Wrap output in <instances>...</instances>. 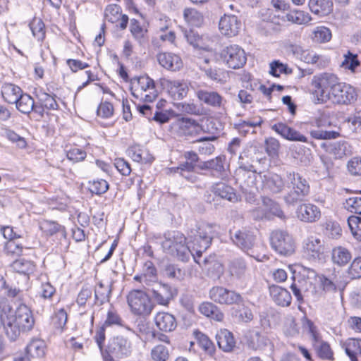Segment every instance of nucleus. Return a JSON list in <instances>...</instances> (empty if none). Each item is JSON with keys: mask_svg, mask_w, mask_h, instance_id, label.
Listing matches in <instances>:
<instances>
[{"mask_svg": "<svg viewBox=\"0 0 361 361\" xmlns=\"http://www.w3.org/2000/svg\"><path fill=\"white\" fill-rule=\"evenodd\" d=\"M216 339L219 347L225 352L231 351L235 345L233 334L227 329L220 330L216 336Z\"/></svg>", "mask_w": 361, "mask_h": 361, "instance_id": "obj_29", "label": "nucleus"}, {"mask_svg": "<svg viewBox=\"0 0 361 361\" xmlns=\"http://www.w3.org/2000/svg\"><path fill=\"white\" fill-rule=\"evenodd\" d=\"M144 281L147 285L157 281V269L150 261H147L144 265Z\"/></svg>", "mask_w": 361, "mask_h": 361, "instance_id": "obj_51", "label": "nucleus"}, {"mask_svg": "<svg viewBox=\"0 0 361 361\" xmlns=\"http://www.w3.org/2000/svg\"><path fill=\"white\" fill-rule=\"evenodd\" d=\"M30 27L32 35L38 40H42L44 37V25L39 19H35L30 23Z\"/></svg>", "mask_w": 361, "mask_h": 361, "instance_id": "obj_55", "label": "nucleus"}, {"mask_svg": "<svg viewBox=\"0 0 361 361\" xmlns=\"http://www.w3.org/2000/svg\"><path fill=\"white\" fill-rule=\"evenodd\" d=\"M286 180L289 191L284 195L283 200L287 204L295 205L302 202L310 192L308 181L298 173L288 172Z\"/></svg>", "mask_w": 361, "mask_h": 361, "instance_id": "obj_4", "label": "nucleus"}, {"mask_svg": "<svg viewBox=\"0 0 361 361\" xmlns=\"http://www.w3.org/2000/svg\"><path fill=\"white\" fill-rule=\"evenodd\" d=\"M322 147L336 159H342L348 152V144L345 140L324 142Z\"/></svg>", "mask_w": 361, "mask_h": 361, "instance_id": "obj_23", "label": "nucleus"}, {"mask_svg": "<svg viewBox=\"0 0 361 361\" xmlns=\"http://www.w3.org/2000/svg\"><path fill=\"white\" fill-rule=\"evenodd\" d=\"M209 298L214 302L226 305H244V299L238 292L222 286H214L209 292Z\"/></svg>", "mask_w": 361, "mask_h": 361, "instance_id": "obj_10", "label": "nucleus"}, {"mask_svg": "<svg viewBox=\"0 0 361 361\" xmlns=\"http://www.w3.org/2000/svg\"><path fill=\"white\" fill-rule=\"evenodd\" d=\"M131 92L134 97L152 102L157 97L153 80L147 75L134 78L131 80Z\"/></svg>", "mask_w": 361, "mask_h": 361, "instance_id": "obj_8", "label": "nucleus"}, {"mask_svg": "<svg viewBox=\"0 0 361 361\" xmlns=\"http://www.w3.org/2000/svg\"><path fill=\"white\" fill-rule=\"evenodd\" d=\"M86 155L85 151L78 147H73L66 152L67 158L73 162H79L84 160Z\"/></svg>", "mask_w": 361, "mask_h": 361, "instance_id": "obj_60", "label": "nucleus"}, {"mask_svg": "<svg viewBox=\"0 0 361 361\" xmlns=\"http://www.w3.org/2000/svg\"><path fill=\"white\" fill-rule=\"evenodd\" d=\"M269 290L271 298L276 304L282 307L290 305L292 298L286 289L276 285H271Z\"/></svg>", "mask_w": 361, "mask_h": 361, "instance_id": "obj_25", "label": "nucleus"}, {"mask_svg": "<svg viewBox=\"0 0 361 361\" xmlns=\"http://www.w3.org/2000/svg\"><path fill=\"white\" fill-rule=\"evenodd\" d=\"M11 267L15 271L27 275L32 273L35 269L33 262L23 258L14 261L11 264Z\"/></svg>", "mask_w": 361, "mask_h": 361, "instance_id": "obj_43", "label": "nucleus"}, {"mask_svg": "<svg viewBox=\"0 0 361 361\" xmlns=\"http://www.w3.org/2000/svg\"><path fill=\"white\" fill-rule=\"evenodd\" d=\"M316 350L320 358L330 361H333L334 360V352L327 342L324 341H317Z\"/></svg>", "mask_w": 361, "mask_h": 361, "instance_id": "obj_45", "label": "nucleus"}, {"mask_svg": "<svg viewBox=\"0 0 361 361\" xmlns=\"http://www.w3.org/2000/svg\"><path fill=\"white\" fill-rule=\"evenodd\" d=\"M228 272L231 276L238 279H245L247 273L246 262L240 258L231 260L228 264Z\"/></svg>", "mask_w": 361, "mask_h": 361, "instance_id": "obj_30", "label": "nucleus"}, {"mask_svg": "<svg viewBox=\"0 0 361 361\" xmlns=\"http://www.w3.org/2000/svg\"><path fill=\"white\" fill-rule=\"evenodd\" d=\"M23 94L21 89L13 84L6 83L1 87V94L4 100L9 104H14Z\"/></svg>", "mask_w": 361, "mask_h": 361, "instance_id": "obj_33", "label": "nucleus"}, {"mask_svg": "<svg viewBox=\"0 0 361 361\" xmlns=\"http://www.w3.org/2000/svg\"><path fill=\"white\" fill-rule=\"evenodd\" d=\"M302 277L294 280L290 289L297 300L302 303L305 300H316L321 297V290L317 286L316 272L311 269H305Z\"/></svg>", "mask_w": 361, "mask_h": 361, "instance_id": "obj_3", "label": "nucleus"}, {"mask_svg": "<svg viewBox=\"0 0 361 361\" xmlns=\"http://www.w3.org/2000/svg\"><path fill=\"white\" fill-rule=\"evenodd\" d=\"M221 58L229 68L233 69L241 68L247 61L245 51L236 44L225 47L221 52Z\"/></svg>", "mask_w": 361, "mask_h": 361, "instance_id": "obj_11", "label": "nucleus"}, {"mask_svg": "<svg viewBox=\"0 0 361 361\" xmlns=\"http://www.w3.org/2000/svg\"><path fill=\"white\" fill-rule=\"evenodd\" d=\"M210 60L205 58L199 62L200 69L204 72L206 76L215 82H221L224 79V73L218 68L209 66Z\"/></svg>", "mask_w": 361, "mask_h": 361, "instance_id": "obj_31", "label": "nucleus"}, {"mask_svg": "<svg viewBox=\"0 0 361 361\" xmlns=\"http://www.w3.org/2000/svg\"><path fill=\"white\" fill-rule=\"evenodd\" d=\"M39 228L46 235H56L61 240L66 243L65 228L58 223L49 220H43L39 223Z\"/></svg>", "mask_w": 361, "mask_h": 361, "instance_id": "obj_24", "label": "nucleus"}, {"mask_svg": "<svg viewBox=\"0 0 361 361\" xmlns=\"http://www.w3.org/2000/svg\"><path fill=\"white\" fill-rule=\"evenodd\" d=\"M323 233L329 238L338 239L342 235L340 224L332 220H328L322 224Z\"/></svg>", "mask_w": 361, "mask_h": 361, "instance_id": "obj_37", "label": "nucleus"}, {"mask_svg": "<svg viewBox=\"0 0 361 361\" xmlns=\"http://www.w3.org/2000/svg\"><path fill=\"white\" fill-rule=\"evenodd\" d=\"M345 351L351 361H357V355L361 356V339H350L345 343Z\"/></svg>", "mask_w": 361, "mask_h": 361, "instance_id": "obj_40", "label": "nucleus"}, {"mask_svg": "<svg viewBox=\"0 0 361 361\" xmlns=\"http://www.w3.org/2000/svg\"><path fill=\"white\" fill-rule=\"evenodd\" d=\"M176 325L173 315L166 312L159 313V331L171 332L176 329Z\"/></svg>", "mask_w": 361, "mask_h": 361, "instance_id": "obj_39", "label": "nucleus"}, {"mask_svg": "<svg viewBox=\"0 0 361 361\" xmlns=\"http://www.w3.org/2000/svg\"><path fill=\"white\" fill-rule=\"evenodd\" d=\"M37 98L40 104L47 109L55 110L58 109V104L55 98L44 92H40L37 94Z\"/></svg>", "mask_w": 361, "mask_h": 361, "instance_id": "obj_52", "label": "nucleus"}, {"mask_svg": "<svg viewBox=\"0 0 361 361\" xmlns=\"http://www.w3.org/2000/svg\"><path fill=\"white\" fill-rule=\"evenodd\" d=\"M348 274L352 279L361 277V257L355 258L348 269Z\"/></svg>", "mask_w": 361, "mask_h": 361, "instance_id": "obj_63", "label": "nucleus"}, {"mask_svg": "<svg viewBox=\"0 0 361 361\" xmlns=\"http://www.w3.org/2000/svg\"><path fill=\"white\" fill-rule=\"evenodd\" d=\"M121 16L120 8L117 5H109L105 10V18L111 23H115Z\"/></svg>", "mask_w": 361, "mask_h": 361, "instance_id": "obj_58", "label": "nucleus"}, {"mask_svg": "<svg viewBox=\"0 0 361 361\" xmlns=\"http://www.w3.org/2000/svg\"><path fill=\"white\" fill-rule=\"evenodd\" d=\"M347 169L350 175L361 176V157H355L350 159L348 161Z\"/></svg>", "mask_w": 361, "mask_h": 361, "instance_id": "obj_57", "label": "nucleus"}, {"mask_svg": "<svg viewBox=\"0 0 361 361\" xmlns=\"http://www.w3.org/2000/svg\"><path fill=\"white\" fill-rule=\"evenodd\" d=\"M219 27L221 34L227 37H233L238 35L241 27V22L235 15L225 14L221 18Z\"/></svg>", "mask_w": 361, "mask_h": 361, "instance_id": "obj_20", "label": "nucleus"}, {"mask_svg": "<svg viewBox=\"0 0 361 361\" xmlns=\"http://www.w3.org/2000/svg\"><path fill=\"white\" fill-rule=\"evenodd\" d=\"M271 129L288 140L307 142V139L305 135L285 123H275L271 126Z\"/></svg>", "mask_w": 361, "mask_h": 361, "instance_id": "obj_22", "label": "nucleus"}, {"mask_svg": "<svg viewBox=\"0 0 361 361\" xmlns=\"http://www.w3.org/2000/svg\"><path fill=\"white\" fill-rule=\"evenodd\" d=\"M346 205L352 212L361 215V197H352L346 200Z\"/></svg>", "mask_w": 361, "mask_h": 361, "instance_id": "obj_64", "label": "nucleus"}, {"mask_svg": "<svg viewBox=\"0 0 361 361\" xmlns=\"http://www.w3.org/2000/svg\"><path fill=\"white\" fill-rule=\"evenodd\" d=\"M193 257L195 262L200 265L202 271L207 273V275L211 278H219L224 272L222 264L216 259V255H209L205 257L202 262L200 260L201 256H197L196 253L190 254Z\"/></svg>", "mask_w": 361, "mask_h": 361, "instance_id": "obj_13", "label": "nucleus"}, {"mask_svg": "<svg viewBox=\"0 0 361 361\" xmlns=\"http://www.w3.org/2000/svg\"><path fill=\"white\" fill-rule=\"evenodd\" d=\"M245 338L247 347L254 350H263L271 344L269 338L257 328L249 329Z\"/></svg>", "mask_w": 361, "mask_h": 361, "instance_id": "obj_16", "label": "nucleus"}, {"mask_svg": "<svg viewBox=\"0 0 361 361\" xmlns=\"http://www.w3.org/2000/svg\"><path fill=\"white\" fill-rule=\"evenodd\" d=\"M198 310L201 314L215 321L221 322L224 319L223 312L212 302H203L200 305Z\"/></svg>", "mask_w": 361, "mask_h": 361, "instance_id": "obj_28", "label": "nucleus"}, {"mask_svg": "<svg viewBox=\"0 0 361 361\" xmlns=\"http://www.w3.org/2000/svg\"><path fill=\"white\" fill-rule=\"evenodd\" d=\"M105 350L113 355L122 357L130 354L131 344L127 338L123 336H116L109 339Z\"/></svg>", "mask_w": 361, "mask_h": 361, "instance_id": "obj_18", "label": "nucleus"}, {"mask_svg": "<svg viewBox=\"0 0 361 361\" xmlns=\"http://www.w3.org/2000/svg\"><path fill=\"white\" fill-rule=\"evenodd\" d=\"M127 302L131 312L137 315H149L155 304L144 290L135 289L129 292Z\"/></svg>", "mask_w": 361, "mask_h": 361, "instance_id": "obj_7", "label": "nucleus"}, {"mask_svg": "<svg viewBox=\"0 0 361 361\" xmlns=\"http://www.w3.org/2000/svg\"><path fill=\"white\" fill-rule=\"evenodd\" d=\"M45 344L40 339H34L27 345V355L32 357H41L44 355Z\"/></svg>", "mask_w": 361, "mask_h": 361, "instance_id": "obj_38", "label": "nucleus"}, {"mask_svg": "<svg viewBox=\"0 0 361 361\" xmlns=\"http://www.w3.org/2000/svg\"><path fill=\"white\" fill-rule=\"evenodd\" d=\"M199 101L204 104L214 108L225 110L226 99L218 92L214 90H199L195 93Z\"/></svg>", "mask_w": 361, "mask_h": 361, "instance_id": "obj_15", "label": "nucleus"}, {"mask_svg": "<svg viewBox=\"0 0 361 361\" xmlns=\"http://www.w3.org/2000/svg\"><path fill=\"white\" fill-rule=\"evenodd\" d=\"M357 94L350 85L338 82L332 90L329 101L337 104H350L357 100Z\"/></svg>", "mask_w": 361, "mask_h": 361, "instance_id": "obj_12", "label": "nucleus"}, {"mask_svg": "<svg viewBox=\"0 0 361 361\" xmlns=\"http://www.w3.org/2000/svg\"><path fill=\"white\" fill-rule=\"evenodd\" d=\"M308 5L312 13L324 16L331 11L333 4L330 0H310Z\"/></svg>", "mask_w": 361, "mask_h": 361, "instance_id": "obj_35", "label": "nucleus"}, {"mask_svg": "<svg viewBox=\"0 0 361 361\" xmlns=\"http://www.w3.org/2000/svg\"><path fill=\"white\" fill-rule=\"evenodd\" d=\"M317 286L321 290V296L324 292H331L336 290V285L324 276L316 274Z\"/></svg>", "mask_w": 361, "mask_h": 361, "instance_id": "obj_50", "label": "nucleus"}, {"mask_svg": "<svg viewBox=\"0 0 361 361\" xmlns=\"http://www.w3.org/2000/svg\"><path fill=\"white\" fill-rule=\"evenodd\" d=\"M269 73L274 77H279L281 73L290 74L292 69L287 65L280 63L279 61L270 63Z\"/></svg>", "mask_w": 361, "mask_h": 361, "instance_id": "obj_53", "label": "nucleus"}, {"mask_svg": "<svg viewBox=\"0 0 361 361\" xmlns=\"http://www.w3.org/2000/svg\"><path fill=\"white\" fill-rule=\"evenodd\" d=\"M184 19L192 26L198 27L203 21L202 15L193 8H185L183 13Z\"/></svg>", "mask_w": 361, "mask_h": 361, "instance_id": "obj_44", "label": "nucleus"}, {"mask_svg": "<svg viewBox=\"0 0 361 361\" xmlns=\"http://www.w3.org/2000/svg\"><path fill=\"white\" fill-rule=\"evenodd\" d=\"M109 189V183L104 179L94 180L91 185V191L97 195L105 193Z\"/></svg>", "mask_w": 361, "mask_h": 361, "instance_id": "obj_62", "label": "nucleus"}, {"mask_svg": "<svg viewBox=\"0 0 361 361\" xmlns=\"http://www.w3.org/2000/svg\"><path fill=\"white\" fill-rule=\"evenodd\" d=\"M265 145L266 152L270 157H274L278 154L280 148L278 140L274 137H269L265 140Z\"/></svg>", "mask_w": 361, "mask_h": 361, "instance_id": "obj_59", "label": "nucleus"}, {"mask_svg": "<svg viewBox=\"0 0 361 361\" xmlns=\"http://www.w3.org/2000/svg\"><path fill=\"white\" fill-rule=\"evenodd\" d=\"M343 57L344 60L341 63V66L352 72H355L356 68L360 65L357 55L348 51L347 53L344 54Z\"/></svg>", "mask_w": 361, "mask_h": 361, "instance_id": "obj_48", "label": "nucleus"}, {"mask_svg": "<svg viewBox=\"0 0 361 361\" xmlns=\"http://www.w3.org/2000/svg\"><path fill=\"white\" fill-rule=\"evenodd\" d=\"M16 108L23 114H30L34 108V99L27 94H22L15 102Z\"/></svg>", "mask_w": 361, "mask_h": 361, "instance_id": "obj_41", "label": "nucleus"}, {"mask_svg": "<svg viewBox=\"0 0 361 361\" xmlns=\"http://www.w3.org/2000/svg\"><path fill=\"white\" fill-rule=\"evenodd\" d=\"M196 166L192 163L186 161L183 163H180L178 167L174 169V171L180 173L181 176L188 180L191 183H195L198 178L193 173Z\"/></svg>", "mask_w": 361, "mask_h": 361, "instance_id": "obj_36", "label": "nucleus"}, {"mask_svg": "<svg viewBox=\"0 0 361 361\" xmlns=\"http://www.w3.org/2000/svg\"><path fill=\"white\" fill-rule=\"evenodd\" d=\"M215 227L216 225L206 223L196 225V228L191 231V234L195 236L191 247L187 246L186 238L183 234L178 231L169 233L161 242L162 248L164 252L183 262L188 261L190 254L196 253L197 256H202L212 244Z\"/></svg>", "mask_w": 361, "mask_h": 361, "instance_id": "obj_1", "label": "nucleus"}, {"mask_svg": "<svg viewBox=\"0 0 361 361\" xmlns=\"http://www.w3.org/2000/svg\"><path fill=\"white\" fill-rule=\"evenodd\" d=\"M337 76L332 73H324L313 76L311 85L312 94L316 97L317 103H326L329 101L332 90L338 83Z\"/></svg>", "mask_w": 361, "mask_h": 361, "instance_id": "obj_5", "label": "nucleus"}, {"mask_svg": "<svg viewBox=\"0 0 361 361\" xmlns=\"http://www.w3.org/2000/svg\"><path fill=\"white\" fill-rule=\"evenodd\" d=\"M270 243L273 250L283 256H288L295 252V243L287 232L276 230L270 235Z\"/></svg>", "mask_w": 361, "mask_h": 361, "instance_id": "obj_9", "label": "nucleus"}, {"mask_svg": "<svg viewBox=\"0 0 361 361\" xmlns=\"http://www.w3.org/2000/svg\"><path fill=\"white\" fill-rule=\"evenodd\" d=\"M263 185L274 193L281 192L285 186L282 178L278 174L263 175Z\"/></svg>", "mask_w": 361, "mask_h": 361, "instance_id": "obj_26", "label": "nucleus"}, {"mask_svg": "<svg viewBox=\"0 0 361 361\" xmlns=\"http://www.w3.org/2000/svg\"><path fill=\"white\" fill-rule=\"evenodd\" d=\"M351 257V253L344 247L337 246L332 249L331 259L335 264L345 266L350 262Z\"/></svg>", "mask_w": 361, "mask_h": 361, "instance_id": "obj_32", "label": "nucleus"}, {"mask_svg": "<svg viewBox=\"0 0 361 361\" xmlns=\"http://www.w3.org/2000/svg\"><path fill=\"white\" fill-rule=\"evenodd\" d=\"M295 214L300 221L307 224L317 222L322 217L320 208L310 202L299 204Z\"/></svg>", "mask_w": 361, "mask_h": 361, "instance_id": "obj_14", "label": "nucleus"}, {"mask_svg": "<svg viewBox=\"0 0 361 361\" xmlns=\"http://www.w3.org/2000/svg\"><path fill=\"white\" fill-rule=\"evenodd\" d=\"M348 225L353 237L361 241V217L354 215L349 216Z\"/></svg>", "mask_w": 361, "mask_h": 361, "instance_id": "obj_49", "label": "nucleus"}, {"mask_svg": "<svg viewBox=\"0 0 361 361\" xmlns=\"http://www.w3.org/2000/svg\"><path fill=\"white\" fill-rule=\"evenodd\" d=\"M287 18L289 21L298 25L307 24L312 20L310 14L303 11H293L288 14Z\"/></svg>", "mask_w": 361, "mask_h": 361, "instance_id": "obj_47", "label": "nucleus"}, {"mask_svg": "<svg viewBox=\"0 0 361 361\" xmlns=\"http://www.w3.org/2000/svg\"><path fill=\"white\" fill-rule=\"evenodd\" d=\"M324 246L319 238L311 236L306 240L305 253L312 261L317 262L324 259Z\"/></svg>", "mask_w": 361, "mask_h": 361, "instance_id": "obj_19", "label": "nucleus"}, {"mask_svg": "<svg viewBox=\"0 0 361 361\" xmlns=\"http://www.w3.org/2000/svg\"><path fill=\"white\" fill-rule=\"evenodd\" d=\"M331 30L324 26H318L313 30L311 39L316 43H325L331 39Z\"/></svg>", "mask_w": 361, "mask_h": 361, "instance_id": "obj_42", "label": "nucleus"}, {"mask_svg": "<svg viewBox=\"0 0 361 361\" xmlns=\"http://www.w3.org/2000/svg\"><path fill=\"white\" fill-rule=\"evenodd\" d=\"M246 152L240 156V167L236 172V180L239 182L242 190H248L249 189H257L259 180L262 181L263 176L260 173H257L252 170L253 166L248 162L244 161V157Z\"/></svg>", "mask_w": 361, "mask_h": 361, "instance_id": "obj_6", "label": "nucleus"}, {"mask_svg": "<svg viewBox=\"0 0 361 361\" xmlns=\"http://www.w3.org/2000/svg\"><path fill=\"white\" fill-rule=\"evenodd\" d=\"M159 64L171 71H178L183 66L180 58L171 53L159 54Z\"/></svg>", "mask_w": 361, "mask_h": 361, "instance_id": "obj_27", "label": "nucleus"}, {"mask_svg": "<svg viewBox=\"0 0 361 361\" xmlns=\"http://www.w3.org/2000/svg\"><path fill=\"white\" fill-rule=\"evenodd\" d=\"M68 319L66 312L63 309H60L56 312L55 316L53 317V324L57 329H63Z\"/></svg>", "mask_w": 361, "mask_h": 361, "instance_id": "obj_61", "label": "nucleus"}, {"mask_svg": "<svg viewBox=\"0 0 361 361\" xmlns=\"http://www.w3.org/2000/svg\"><path fill=\"white\" fill-rule=\"evenodd\" d=\"M161 93H168L173 99H181L185 97L188 92L186 82L179 81H170L165 79L159 80Z\"/></svg>", "mask_w": 361, "mask_h": 361, "instance_id": "obj_17", "label": "nucleus"}, {"mask_svg": "<svg viewBox=\"0 0 361 361\" xmlns=\"http://www.w3.org/2000/svg\"><path fill=\"white\" fill-rule=\"evenodd\" d=\"M35 319L30 309L25 305H20L16 311L8 314L4 323V330L7 337L12 341H16L21 333L32 329Z\"/></svg>", "mask_w": 361, "mask_h": 361, "instance_id": "obj_2", "label": "nucleus"}, {"mask_svg": "<svg viewBox=\"0 0 361 361\" xmlns=\"http://www.w3.org/2000/svg\"><path fill=\"white\" fill-rule=\"evenodd\" d=\"M111 291L109 286H105L100 282L94 290L95 299L102 304L109 299Z\"/></svg>", "mask_w": 361, "mask_h": 361, "instance_id": "obj_54", "label": "nucleus"}, {"mask_svg": "<svg viewBox=\"0 0 361 361\" xmlns=\"http://www.w3.org/2000/svg\"><path fill=\"white\" fill-rule=\"evenodd\" d=\"M213 191L216 195H218L223 199H226L233 202L238 201V196L236 195L234 189L224 183H218L215 184L213 186Z\"/></svg>", "mask_w": 361, "mask_h": 361, "instance_id": "obj_34", "label": "nucleus"}, {"mask_svg": "<svg viewBox=\"0 0 361 361\" xmlns=\"http://www.w3.org/2000/svg\"><path fill=\"white\" fill-rule=\"evenodd\" d=\"M162 275L169 279H182L184 276V273L180 269L176 268L174 265L168 264L162 269Z\"/></svg>", "mask_w": 361, "mask_h": 361, "instance_id": "obj_56", "label": "nucleus"}, {"mask_svg": "<svg viewBox=\"0 0 361 361\" xmlns=\"http://www.w3.org/2000/svg\"><path fill=\"white\" fill-rule=\"evenodd\" d=\"M230 235L232 241L240 249L248 251L255 245V235L246 230L231 231Z\"/></svg>", "mask_w": 361, "mask_h": 361, "instance_id": "obj_21", "label": "nucleus"}, {"mask_svg": "<svg viewBox=\"0 0 361 361\" xmlns=\"http://www.w3.org/2000/svg\"><path fill=\"white\" fill-rule=\"evenodd\" d=\"M176 294V290L168 284H159V305H166Z\"/></svg>", "mask_w": 361, "mask_h": 361, "instance_id": "obj_46", "label": "nucleus"}]
</instances>
